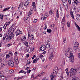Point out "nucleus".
<instances>
[{"mask_svg": "<svg viewBox=\"0 0 80 80\" xmlns=\"http://www.w3.org/2000/svg\"><path fill=\"white\" fill-rule=\"evenodd\" d=\"M23 5H24V4L23 2L21 3L19 5V8H21L22 7H23Z\"/></svg>", "mask_w": 80, "mask_h": 80, "instance_id": "19", "label": "nucleus"}, {"mask_svg": "<svg viewBox=\"0 0 80 80\" xmlns=\"http://www.w3.org/2000/svg\"><path fill=\"white\" fill-rule=\"evenodd\" d=\"M33 63H36V62H37V59H34L33 60Z\"/></svg>", "mask_w": 80, "mask_h": 80, "instance_id": "51", "label": "nucleus"}, {"mask_svg": "<svg viewBox=\"0 0 80 80\" xmlns=\"http://www.w3.org/2000/svg\"><path fill=\"white\" fill-rule=\"evenodd\" d=\"M63 80V77L60 76L58 80Z\"/></svg>", "mask_w": 80, "mask_h": 80, "instance_id": "40", "label": "nucleus"}, {"mask_svg": "<svg viewBox=\"0 0 80 80\" xmlns=\"http://www.w3.org/2000/svg\"><path fill=\"white\" fill-rule=\"evenodd\" d=\"M47 32L48 33H50L52 32V30L50 29H48L47 30Z\"/></svg>", "mask_w": 80, "mask_h": 80, "instance_id": "36", "label": "nucleus"}, {"mask_svg": "<svg viewBox=\"0 0 80 80\" xmlns=\"http://www.w3.org/2000/svg\"><path fill=\"white\" fill-rule=\"evenodd\" d=\"M45 45H48V44H50V41L47 40V41H46L45 42Z\"/></svg>", "mask_w": 80, "mask_h": 80, "instance_id": "25", "label": "nucleus"}, {"mask_svg": "<svg viewBox=\"0 0 80 80\" xmlns=\"http://www.w3.org/2000/svg\"><path fill=\"white\" fill-rule=\"evenodd\" d=\"M47 28H48V27L47 25H45L44 27V29L45 30Z\"/></svg>", "mask_w": 80, "mask_h": 80, "instance_id": "61", "label": "nucleus"}, {"mask_svg": "<svg viewBox=\"0 0 80 80\" xmlns=\"http://www.w3.org/2000/svg\"><path fill=\"white\" fill-rule=\"evenodd\" d=\"M33 13V11L30 10L29 12V15H30Z\"/></svg>", "mask_w": 80, "mask_h": 80, "instance_id": "37", "label": "nucleus"}, {"mask_svg": "<svg viewBox=\"0 0 80 80\" xmlns=\"http://www.w3.org/2000/svg\"><path fill=\"white\" fill-rule=\"evenodd\" d=\"M53 52H51V53L50 54L49 56V60L50 61H51L53 59Z\"/></svg>", "mask_w": 80, "mask_h": 80, "instance_id": "11", "label": "nucleus"}, {"mask_svg": "<svg viewBox=\"0 0 80 80\" xmlns=\"http://www.w3.org/2000/svg\"><path fill=\"white\" fill-rule=\"evenodd\" d=\"M73 1L74 2H72V8L73 10H75L76 9H77V8L76 6H75V5H78V3H80V0H73Z\"/></svg>", "mask_w": 80, "mask_h": 80, "instance_id": "3", "label": "nucleus"}, {"mask_svg": "<svg viewBox=\"0 0 80 80\" xmlns=\"http://www.w3.org/2000/svg\"><path fill=\"white\" fill-rule=\"evenodd\" d=\"M14 80H19L18 78H14Z\"/></svg>", "mask_w": 80, "mask_h": 80, "instance_id": "62", "label": "nucleus"}, {"mask_svg": "<svg viewBox=\"0 0 80 80\" xmlns=\"http://www.w3.org/2000/svg\"><path fill=\"white\" fill-rule=\"evenodd\" d=\"M79 48V44L77 42L75 43L74 45V48L75 50H78V49Z\"/></svg>", "mask_w": 80, "mask_h": 80, "instance_id": "8", "label": "nucleus"}, {"mask_svg": "<svg viewBox=\"0 0 80 80\" xmlns=\"http://www.w3.org/2000/svg\"><path fill=\"white\" fill-rule=\"evenodd\" d=\"M49 13L50 14V15H52L53 14V10H51L49 11Z\"/></svg>", "mask_w": 80, "mask_h": 80, "instance_id": "34", "label": "nucleus"}, {"mask_svg": "<svg viewBox=\"0 0 80 80\" xmlns=\"http://www.w3.org/2000/svg\"><path fill=\"white\" fill-rule=\"evenodd\" d=\"M31 72V70H29L27 71L26 73H29Z\"/></svg>", "mask_w": 80, "mask_h": 80, "instance_id": "49", "label": "nucleus"}, {"mask_svg": "<svg viewBox=\"0 0 80 80\" xmlns=\"http://www.w3.org/2000/svg\"><path fill=\"white\" fill-rule=\"evenodd\" d=\"M29 3H30V1L28 0H27L25 2L24 5L25 6H27V5H29Z\"/></svg>", "mask_w": 80, "mask_h": 80, "instance_id": "18", "label": "nucleus"}, {"mask_svg": "<svg viewBox=\"0 0 80 80\" xmlns=\"http://www.w3.org/2000/svg\"><path fill=\"white\" fill-rule=\"evenodd\" d=\"M70 15L72 18L73 19H74V16L73 15V10L72 9H70Z\"/></svg>", "mask_w": 80, "mask_h": 80, "instance_id": "10", "label": "nucleus"}, {"mask_svg": "<svg viewBox=\"0 0 80 80\" xmlns=\"http://www.w3.org/2000/svg\"><path fill=\"white\" fill-rule=\"evenodd\" d=\"M14 70L13 69H11L9 71V73H13Z\"/></svg>", "mask_w": 80, "mask_h": 80, "instance_id": "30", "label": "nucleus"}, {"mask_svg": "<svg viewBox=\"0 0 80 80\" xmlns=\"http://www.w3.org/2000/svg\"><path fill=\"white\" fill-rule=\"evenodd\" d=\"M80 66L79 65H76L74 66V68H71L69 71L70 75L71 78H74L75 75L77 73L78 70H79Z\"/></svg>", "mask_w": 80, "mask_h": 80, "instance_id": "2", "label": "nucleus"}, {"mask_svg": "<svg viewBox=\"0 0 80 80\" xmlns=\"http://www.w3.org/2000/svg\"><path fill=\"white\" fill-rule=\"evenodd\" d=\"M14 60H15V62H16L17 64H18V58L17 57H14Z\"/></svg>", "mask_w": 80, "mask_h": 80, "instance_id": "16", "label": "nucleus"}, {"mask_svg": "<svg viewBox=\"0 0 80 80\" xmlns=\"http://www.w3.org/2000/svg\"><path fill=\"white\" fill-rule=\"evenodd\" d=\"M76 19L78 21H80V15L79 14H78L76 15Z\"/></svg>", "mask_w": 80, "mask_h": 80, "instance_id": "15", "label": "nucleus"}, {"mask_svg": "<svg viewBox=\"0 0 80 80\" xmlns=\"http://www.w3.org/2000/svg\"><path fill=\"white\" fill-rule=\"evenodd\" d=\"M1 78L2 80H6L7 79V78L5 76H2V77H1Z\"/></svg>", "mask_w": 80, "mask_h": 80, "instance_id": "24", "label": "nucleus"}, {"mask_svg": "<svg viewBox=\"0 0 80 80\" xmlns=\"http://www.w3.org/2000/svg\"><path fill=\"white\" fill-rule=\"evenodd\" d=\"M36 57V56L35 55H34L32 58V59H34V58H35Z\"/></svg>", "mask_w": 80, "mask_h": 80, "instance_id": "64", "label": "nucleus"}, {"mask_svg": "<svg viewBox=\"0 0 80 80\" xmlns=\"http://www.w3.org/2000/svg\"><path fill=\"white\" fill-rule=\"evenodd\" d=\"M45 47L47 48H49L50 47V44H47L45 45Z\"/></svg>", "mask_w": 80, "mask_h": 80, "instance_id": "23", "label": "nucleus"}, {"mask_svg": "<svg viewBox=\"0 0 80 80\" xmlns=\"http://www.w3.org/2000/svg\"><path fill=\"white\" fill-rule=\"evenodd\" d=\"M3 16H4L3 15H0V18L1 20H3Z\"/></svg>", "mask_w": 80, "mask_h": 80, "instance_id": "35", "label": "nucleus"}, {"mask_svg": "<svg viewBox=\"0 0 80 80\" xmlns=\"http://www.w3.org/2000/svg\"><path fill=\"white\" fill-rule=\"evenodd\" d=\"M32 6H33V7H36L35 6V2H33L32 3Z\"/></svg>", "mask_w": 80, "mask_h": 80, "instance_id": "39", "label": "nucleus"}, {"mask_svg": "<svg viewBox=\"0 0 80 80\" xmlns=\"http://www.w3.org/2000/svg\"><path fill=\"white\" fill-rule=\"evenodd\" d=\"M65 71L66 72H68V68H66V69H65Z\"/></svg>", "mask_w": 80, "mask_h": 80, "instance_id": "56", "label": "nucleus"}, {"mask_svg": "<svg viewBox=\"0 0 80 80\" xmlns=\"http://www.w3.org/2000/svg\"><path fill=\"white\" fill-rule=\"evenodd\" d=\"M16 40H18V41L21 40V38H18L16 39Z\"/></svg>", "mask_w": 80, "mask_h": 80, "instance_id": "60", "label": "nucleus"}, {"mask_svg": "<svg viewBox=\"0 0 80 80\" xmlns=\"http://www.w3.org/2000/svg\"><path fill=\"white\" fill-rule=\"evenodd\" d=\"M4 72L3 71H1L0 72V76L1 77H3V76H4Z\"/></svg>", "mask_w": 80, "mask_h": 80, "instance_id": "22", "label": "nucleus"}, {"mask_svg": "<svg viewBox=\"0 0 80 80\" xmlns=\"http://www.w3.org/2000/svg\"><path fill=\"white\" fill-rule=\"evenodd\" d=\"M31 78H33V79H34V78H35V77H34V75L33 74H32L31 75Z\"/></svg>", "mask_w": 80, "mask_h": 80, "instance_id": "54", "label": "nucleus"}, {"mask_svg": "<svg viewBox=\"0 0 80 80\" xmlns=\"http://www.w3.org/2000/svg\"><path fill=\"white\" fill-rule=\"evenodd\" d=\"M14 37V34L13 32H12L10 34H9L8 36V37L6 38V40H7L8 39L9 40H11L13 38V37Z\"/></svg>", "mask_w": 80, "mask_h": 80, "instance_id": "5", "label": "nucleus"}, {"mask_svg": "<svg viewBox=\"0 0 80 80\" xmlns=\"http://www.w3.org/2000/svg\"><path fill=\"white\" fill-rule=\"evenodd\" d=\"M18 80H20V79H22V78H23V76L18 77Z\"/></svg>", "mask_w": 80, "mask_h": 80, "instance_id": "45", "label": "nucleus"}, {"mask_svg": "<svg viewBox=\"0 0 80 80\" xmlns=\"http://www.w3.org/2000/svg\"><path fill=\"white\" fill-rule=\"evenodd\" d=\"M64 21H65V17H64L63 18L62 20V21L61 22L62 27H63V26H64V25H63V22H64Z\"/></svg>", "mask_w": 80, "mask_h": 80, "instance_id": "21", "label": "nucleus"}, {"mask_svg": "<svg viewBox=\"0 0 80 80\" xmlns=\"http://www.w3.org/2000/svg\"><path fill=\"white\" fill-rule=\"evenodd\" d=\"M67 25L68 26V27L69 28L70 27V22L69 21H68L67 22Z\"/></svg>", "mask_w": 80, "mask_h": 80, "instance_id": "26", "label": "nucleus"}, {"mask_svg": "<svg viewBox=\"0 0 80 80\" xmlns=\"http://www.w3.org/2000/svg\"><path fill=\"white\" fill-rule=\"evenodd\" d=\"M6 27H7V24H5L3 26V28H4V30H5V29H6Z\"/></svg>", "mask_w": 80, "mask_h": 80, "instance_id": "50", "label": "nucleus"}, {"mask_svg": "<svg viewBox=\"0 0 80 80\" xmlns=\"http://www.w3.org/2000/svg\"><path fill=\"white\" fill-rule=\"evenodd\" d=\"M24 43L25 45H26V47L28 46V42L26 41Z\"/></svg>", "mask_w": 80, "mask_h": 80, "instance_id": "31", "label": "nucleus"}, {"mask_svg": "<svg viewBox=\"0 0 80 80\" xmlns=\"http://www.w3.org/2000/svg\"><path fill=\"white\" fill-rule=\"evenodd\" d=\"M15 26V24H14L12 26H11V28H13V27Z\"/></svg>", "mask_w": 80, "mask_h": 80, "instance_id": "59", "label": "nucleus"}, {"mask_svg": "<svg viewBox=\"0 0 80 80\" xmlns=\"http://www.w3.org/2000/svg\"><path fill=\"white\" fill-rule=\"evenodd\" d=\"M43 6H41L40 8H39L40 10H43Z\"/></svg>", "mask_w": 80, "mask_h": 80, "instance_id": "38", "label": "nucleus"}, {"mask_svg": "<svg viewBox=\"0 0 80 80\" xmlns=\"http://www.w3.org/2000/svg\"><path fill=\"white\" fill-rule=\"evenodd\" d=\"M48 17V14H45L42 15V17L41 18V20H45L47 18V17Z\"/></svg>", "mask_w": 80, "mask_h": 80, "instance_id": "7", "label": "nucleus"}, {"mask_svg": "<svg viewBox=\"0 0 80 80\" xmlns=\"http://www.w3.org/2000/svg\"><path fill=\"white\" fill-rule=\"evenodd\" d=\"M6 58H9V57H10V56L9 54H6Z\"/></svg>", "mask_w": 80, "mask_h": 80, "instance_id": "42", "label": "nucleus"}, {"mask_svg": "<svg viewBox=\"0 0 80 80\" xmlns=\"http://www.w3.org/2000/svg\"><path fill=\"white\" fill-rule=\"evenodd\" d=\"M38 22V20L37 19H35L33 21L34 23H37Z\"/></svg>", "mask_w": 80, "mask_h": 80, "instance_id": "43", "label": "nucleus"}, {"mask_svg": "<svg viewBox=\"0 0 80 80\" xmlns=\"http://www.w3.org/2000/svg\"><path fill=\"white\" fill-rule=\"evenodd\" d=\"M44 56H43V55L42 54H41L39 56V58L41 59L42 60V58H43Z\"/></svg>", "mask_w": 80, "mask_h": 80, "instance_id": "33", "label": "nucleus"}, {"mask_svg": "<svg viewBox=\"0 0 80 80\" xmlns=\"http://www.w3.org/2000/svg\"><path fill=\"white\" fill-rule=\"evenodd\" d=\"M8 64L11 67H14L15 65L14 64V62L12 60H9L8 61Z\"/></svg>", "mask_w": 80, "mask_h": 80, "instance_id": "9", "label": "nucleus"}, {"mask_svg": "<svg viewBox=\"0 0 80 80\" xmlns=\"http://www.w3.org/2000/svg\"><path fill=\"white\" fill-rule=\"evenodd\" d=\"M1 67H4L5 66V64L3 63H2L1 64Z\"/></svg>", "mask_w": 80, "mask_h": 80, "instance_id": "53", "label": "nucleus"}, {"mask_svg": "<svg viewBox=\"0 0 80 80\" xmlns=\"http://www.w3.org/2000/svg\"><path fill=\"white\" fill-rule=\"evenodd\" d=\"M7 34L6 33H5L4 35V37L3 38V39L4 40H5V38H7Z\"/></svg>", "mask_w": 80, "mask_h": 80, "instance_id": "28", "label": "nucleus"}, {"mask_svg": "<svg viewBox=\"0 0 80 80\" xmlns=\"http://www.w3.org/2000/svg\"><path fill=\"white\" fill-rule=\"evenodd\" d=\"M40 48L41 51H44V50H45L46 49V47L44 45H42Z\"/></svg>", "mask_w": 80, "mask_h": 80, "instance_id": "12", "label": "nucleus"}, {"mask_svg": "<svg viewBox=\"0 0 80 80\" xmlns=\"http://www.w3.org/2000/svg\"><path fill=\"white\" fill-rule=\"evenodd\" d=\"M28 38H29L30 40H32L34 39V38H35V36L33 34H31V35H30L29 33V32H28Z\"/></svg>", "mask_w": 80, "mask_h": 80, "instance_id": "6", "label": "nucleus"}, {"mask_svg": "<svg viewBox=\"0 0 80 80\" xmlns=\"http://www.w3.org/2000/svg\"><path fill=\"white\" fill-rule=\"evenodd\" d=\"M58 10L57 9L56 11V16L55 18L56 21H57L58 20V18L59 17V14H58Z\"/></svg>", "mask_w": 80, "mask_h": 80, "instance_id": "13", "label": "nucleus"}, {"mask_svg": "<svg viewBox=\"0 0 80 80\" xmlns=\"http://www.w3.org/2000/svg\"><path fill=\"white\" fill-rule=\"evenodd\" d=\"M62 5L65 6H67L68 5V3H67V1H64V2H62Z\"/></svg>", "mask_w": 80, "mask_h": 80, "instance_id": "17", "label": "nucleus"}, {"mask_svg": "<svg viewBox=\"0 0 80 80\" xmlns=\"http://www.w3.org/2000/svg\"><path fill=\"white\" fill-rule=\"evenodd\" d=\"M63 40H64V41L63 42V43H65V41H66V37L64 38Z\"/></svg>", "mask_w": 80, "mask_h": 80, "instance_id": "41", "label": "nucleus"}, {"mask_svg": "<svg viewBox=\"0 0 80 80\" xmlns=\"http://www.w3.org/2000/svg\"><path fill=\"white\" fill-rule=\"evenodd\" d=\"M72 80H80V79L78 78V77H76L75 78H73Z\"/></svg>", "mask_w": 80, "mask_h": 80, "instance_id": "32", "label": "nucleus"}, {"mask_svg": "<svg viewBox=\"0 0 80 80\" xmlns=\"http://www.w3.org/2000/svg\"><path fill=\"white\" fill-rule=\"evenodd\" d=\"M10 8V7H9L8 8H6L3 9V11L5 12V11H7V10H9Z\"/></svg>", "mask_w": 80, "mask_h": 80, "instance_id": "29", "label": "nucleus"}, {"mask_svg": "<svg viewBox=\"0 0 80 80\" xmlns=\"http://www.w3.org/2000/svg\"><path fill=\"white\" fill-rule=\"evenodd\" d=\"M24 72V71L23 70H21L19 71V73H22Z\"/></svg>", "mask_w": 80, "mask_h": 80, "instance_id": "48", "label": "nucleus"}, {"mask_svg": "<svg viewBox=\"0 0 80 80\" xmlns=\"http://www.w3.org/2000/svg\"><path fill=\"white\" fill-rule=\"evenodd\" d=\"M44 74H45V72H41L40 74L41 75H42V76H43V75Z\"/></svg>", "mask_w": 80, "mask_h": 80, "instance_id": "58", "label": "nucleus"}, {"mask_svg": "<svg viewBox=\"0 0 80 80\" xmlns=\"http://www.w3.org/2000/svg\"><path fill=\"white\" fill-rule=\"evenodd\" d=\"M16 36H18V35H20L22 33V32L20 30H18L16 31Z\"/></svg>", "mask_w": 80, "mask_h": 80, "instance_id": "14", "label": "nucleus"}, {"mask_svg": "<svg viewBox=\"0 0 80 80\" xmlns=\"http://www.w3.org/2000/svg\"><path fill=\"white\" fill-rule=\"evenodd\" d=\"M12 27H11V28L9 29L8 32H11V31H12Z\"/></svg>", "mask_w": 80, "mask_h": 80, "instance_id": "55", "label": "nucleus"}, {"mask_svg": "<svg viewBox=\"0 0 80 80\" xmlns=\"http://www.w3.org/2000/svg\"><path fill=\"white\" fill-rule=\"evenodd\" d=\"M14 55H15V56H17V55H18V52H16L14 53Z\"/></svg>", "mask_w": 80, "mask_h": 80, "instance_id": "52", "label": "nucleus"}, {"mask_svg": "<svg viewBox=\"0 0 80 80\" xmlns=\"http://www.w3.org/2000/svg\"><path fill=\"white\" fill-rule=\"evenodd\" d=\"M66 73L67 75H70V73H69V72L68 71V72H66Z\"/></svg>", "mask_w": 80, "mask_h": 80, "instance_id": "63", "label": "nucleus"}, {"mask_svg": "<svg viewBox=\"0 0 80 80\" xmlns=\"http://www.w3.org/2000/svg\"><path fill=\"white\" fill-rule=\"evenodd\" d=\"M58 72V68H55L53 70V73L51 74V80H53L54 79V77L57 75V73Z\"/></svg>", "mask_w": 80, "mask_h": 80, "instance_id": "4", "label": "nucleus"}, {"mask_svg": "<svg viewBox=\"0 0 80 80\" xmlns=\"http://www.w3.org/2000/svg\"><path fill=\"white\" fill-rule=\"evenodd\" d=\"M75 25L76 26V27L77 30L78 31H80V27H79V26H78V25H77V24L76 23L75 24Z\"/></svg>", "mask_w": 80, "mask_h": 80, "instance_id": "20", "label": "nucleus"}, {"mask_svg": "<svg viewBox=\"0 0 80 80\" xmlns=\"http://www.w3.org/2000/svg\"><path fill=\"white\" fill-rule=\"evenodd\" d=\"M54 27H55L54 24H53L51 25V28H54Z\"/></svg>", "mask_w": 80, "mask_h": 80, "instance_id": "47", "label": "nucleus"}, {"mask_svg": "<svg viewBox=\"0 0 80 80\" xmlns=\"http://www.w3.org/2000/svg\"><path fill=\"white\" fill-rule=\"evenodd\" d=\"M72 49L71 48H69L65 52L66 56L69 58L70 62L71 63L74 62V56L72 52Z\"/></svg>", "mask_w": 80, "mask_h": 80, "instance_id": "1", "label": "nucleus"}, {"mask_svg": "<svg viewBox=\"0 0 80 80\" xmlns=\"http://www.w3.org/2000/svg\"><path fill=\"white\" fill-rule=\"evenodd\" d=\"M10 22H7L6 23V25H9V24H10Z\"/></svg>", "mask_w": 80, "mask_h": 80, "instance_id": "57", "label": "nucleus"}, {"mask_svg": "<svg viewBox=\"0 0 80 80\" xmlns=\"http://www.w3.org/2000/svg\"><path fill=\"white\" fill-rule=\"evenodd\" d=\"M8 54L10 55V56H11V57H13V53H12V52L11 51H9L8 52Z\"/></svg>", "mask_w": 80, "mask_h": 80, "instance_id": "27", "label": "nucleus"}, {"mask_svg": "<svg viewBox=\"0 0 80 80\" xmlns=\"http://www.w3.org/2000/svg\"><path fill=\"white\" fill-rule=\"evenodd\" d=\"M16 28H17V26H15V27H14L13 28H12V29H13V31H14V30H15Z\"/></svg>", "mask_w": 80, "mask_h": 80, "instance_id": "44", "label": "nucleus"}, {"mask_svg": "<svg viewBox=\"0 0 80 80\" xmlns=\"http://www.w3.org/2000/svg\"><path fill=\"white\" fill-rule=\"evenodd\" d=\"M39 59H40V57L38 56V57H36V59L37 61H38V60H39Z\"/></svg>", "mask_w": 80, "mask_h": 80, "instance_id": "46", "label": "nucleus"}]
</instances>
